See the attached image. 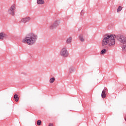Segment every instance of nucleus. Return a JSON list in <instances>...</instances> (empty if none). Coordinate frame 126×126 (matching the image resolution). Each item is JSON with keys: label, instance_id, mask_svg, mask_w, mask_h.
I'll use <instances>...</instances> for the list:
<instances>
[{"label": "nucleus", "instance_id": "obj_1", "mask_svg": "<svg viewBox=\"0 0 126 126\" xmlns=\"http://www.w3.org/2000/svg\"><path fill=\"white\" fill-rule=\"evenodd\" d=\"M38 40V35L36 33L30 32L22 40L23 43H27L29 46H32Z\"/></svg>", "mask_w": 126, "mask_h": 126}, {"label": "nucleus", "instance_id": "obj_2", "mask_svg": "<svg viewBox=\"0 0 126 126\" xmlns=\"http://www.w3.org/2000/svg\"><path fill=\"white\" fill-rule=\"evenodd\" d=\"M115 37H116V36L113 34L104 36L101 42L102 46H104L107 45L109 46H114L116 43Z\"/></svg>", "mask_w": 126, "mask_h": 126}, {"label": "nucleus", "instance_id": "obj_3", "mask_svg": "<svg viewBox=\"0 0 126 126\" xmlns=\"http://www.w3.org/2000/svg\"><path fill=\"white\" fill-rule=\"evenodd\" d=\"M60 55L62 58H67L69 53L67 51V48L66 46L63 47L60 50Z\"/></svg>", "mask_w": 126, "mask_h": 126}, {"label": "nucleus", "instance_id": "obj_4", "mask_svg": "<svg viewBox=\"0 0 126 126\" xmlns=\"http://www.w3.org/2000/svg\"><path fill=\"white\" fill-rule=\"evenodd\" d=\"M123 51H126V37L122 36L119 38Z\"/></svg>", "mask_w": 126, "mask_h": 126}, {"label": "nucleus", "instance_id": "obj_5", "mask_svg": "<svg viewBox=\"0 0 126 126\" xmlns=\"http://www.w3.org/2000/svg\"><path fill=\"white\" fill-rule=\"evenodd\" d=\"M15 9H16L15 4L12 5L8 9V13L12 16H14L15 15Z\"/></svg>", "mask_w": 126, "mask_h": 126}, {"label": "nucleus", "instance_id": "obj_6", "mask_svg": "<svg viewBox=\"0 0 126 126\" xmlns=\"http://www.w3.org/2000/svg\"><path fill=\"white\" fill-rule=\"evenodd\" d=\"M60 20H59L54 21V22L52 23V24L49 26V29H50V30H54V29H56V28L60 25Z\"/></svg>", "mask_w": 126, "mask_h": 126}, {"label": "nucleus", "instance_id": "obj_7", "mask_svg": "<svg viewBox=\"0 0 126 126\" xmlns=\"http://www.w3.org/2000/svg\"><path fill=\"white\" fill-rule=\"evenodd\" d=\"M31 21V18L29 16L26 17L25 18H22L20 21V23H23V24H25L28 22H30Z\"/></svg>", "mask_w": 126, "mask_h": 126}, {"label": "nucleus", "instance_id": "obj_8", "mask_svg": "<svg viewBox=\"0 0 126 126\" xmlns=\"http://www.w3.org/2000/svg\"><path fill=\"white\" fill-rule=\"evenodd\" d=\"M6 37H7V35L5 33L3 32L0 33V40H3V38H6Z\"/></svg>", "mask_w": 126, "mask_h": 126}, {"label": "nucleus", "instance_id": "obj_9", "mask_svg": "<svg viewBox=\"0 0 126 126\" xmlns=\"http://www.w3.org/2000/svg\"><path fill=\"white\" fill-rule=\"evenodd\" d=\"M72 42V38L71 37H68L66 40V43L68 44H71V42Z\"/></svg>", "mask_w": 126, "mask_h": 126}, {"label": "nucleus", "instance_id": "obj_10", "mask_svg": "<svg viewBox=\"0 0 126 126\" xmlns=\"http://www.w3.org/2000/svg\"><path fill=\"white\" fill-rule=\"evenodd\" d=\"M75 70V69L74 68V67L71 66L69 68V73H72V72H73Z\"/></svg>", "mask_w": 126, "mask_h": 126}, {"label": "nucleus", "instance_id": "obj_11", "mask_svg": "<svg viewBox=\"0 0 126 126\" xmlns=\"http://www.w3.org/2000/svg\"><path fill=\"white\" fill-rule=\"evenodd\" d=\"M38 4H44L45 3V1L44 0H37Z\"/></svg>", "mask_w": 126, "mask_h": 126}, {"label": "nucleus", "instance_id": "obj_12", "mask_svg": "<svg viewBox=\"0 0 126 126\" xmlns=\"http://www.w3.org/2000/svg\"><path fill=\"white\" fill-rule=\"evenodd\" d=\"M106 93L105 92V91H102L101 93V97L104 99V98H106Z\"/></svg>", "mask_w": 126, "mask_h": 126}, {"label": "nucleus", "instance_id": "obj_13", "mask_svg": "<svg viewBox=\"0 0 126 126\" xmlns=\"http://www.w3.org/2000/svg\"><path fill=\"white\" fill-rule=\"evenodd\" d=\"M79 38L81 42H84V38H83V35L82 34H80Z\"/></svg>", "mask_w": 126, "mask_h": 126}, {"label": "nucleus", "instance_id": "obj_14", "mask_svg": "<svg viewBox=\"0 0 126 126\" xmlns=\"http://www.w3.org/2000/svg\"><path fill=\"white\" fill-rule=\"evenodd\" d=\"M107 53V50L105 49H103L101 51V55H104V54H106Z\"/></svg>", "mask_w": 126, "mask_h": 126}, {"label": "nucleus", "instance_id": "obj_15", "mask_svg": "<svg viewBox=\"0 0 126 126\" xmlns=\"http://www.w3.org/2000/svg\"><path fill=\"white\" fill-rule=\"evenodd\" d=\"M55 80V77H53L52 78H50L49 80V82L50 83H53Z\"/></svg>", "mask_w": 126, "mask_h": 126}, {"label": "nucleus", "instance_id": "obj_16", "mask_svg": "<svg viewBox=\"0 0 126 126\" xmlns=\"http://www.w3.org/2000/svg\"><path fill=\"white\" fill-rule=\"evenodd\" d=\"M122 9H123V7L119 6L117 9V12H120V11H121V10H122Z\"/></svg>", "mask_w": 126, "mask_h": 126}, {"label": "nucleus", "instance_id": "obj_17", "mask_svg": "<svg viewBox=\"0 0 126 126\" xmlns=\"http://www.w3.org/2000/svg\"><path fill=\"white\" fill-rule=\"evenodd\" d=\"M36 124L37 126H41V124H42V121L41 120H39L37 121Z\"/></svg>", "mask_w": 126, "mask_h": 126}, {"label": "nucleus", "instance_id": "obj_18", "mask_svg": "<svg viewBox=\"0 0 126 126\" xmlns=\"http://www.w3.org/2000/svg\"><path fill=\"white\" fill-rule=\"evenodd\" d=\"M14 99H16V98H18V95L17 94H15L14 95Z\"/></svg>", "mask_w": 126, "mask_h": 126}, {"label": "nucleus", "instance_id": "obj_19", "mask_svg": "<svg viewBox=\"0 0 126 126\" xmlns=\"http://www.w3.org/2000/svg\"><path fill=\"white\" fill-rule=\"evenodd\" d=\"M83 14H84V13L83 12V10H82L81 12V15H83Z\"/></svg>", "mask_w": 126, "mask_h": 126}, {"label": "nucleus", "instance_id": "obj_20", "mask_svg": "<svg viewBox=\"0 0 126 126\" xmlns=\"http://www.w3.org/2000/svg\"><path fill=\"white\" fill-rule=\"evenodd\" d=\"M18 100H19V97H18L17 98H15L16 102H18Z\"/></svg>", "mask_w": 126, "mask_h": 126}, {"label": "nucleus", "instance_id": "obj_21", "mask_svg": "<svg viewBox=\"0 0 126 126\" xmlns=\"http://www.w3.org/2000/svg\"><path fill=\"white\" fill-rule=\"evenodd\" d=\"M102 91H104L106 93V91H108V89H107V88L104 89V90Z\"/></svg>", "mask_w": 126, "mask_h": 126}, {"label": "nucleus", "instance_id": "obj_22", "mask_svg": "<svg viewBox=\"0 0 126 126\" xmlns=\"http://www.w3.org/2000/svg\"><path fill=\"white\" fill-rule=\"evenodd\" d=\"M49 126H54V125H53V124L50 123Z\"/></svg>", "mask_w": 126, "mask_h": 126}]
</instances>
